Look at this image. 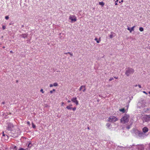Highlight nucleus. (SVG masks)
<instances>
[{
    "instance_id": "nucleus-6",
    "label": "nucleus",
    "mask_w": 150,
    "mask_h": 150,
    "mask_svg": "<svg viewBox=\"0 0 150 150\" xmlns=\"http://www.w3.org/2000/svg\"><path fill=\"white\" fill-rule=\"evenodd\" d=\"M71 101L76 103V105H78V101L77 100V98L76 97L73 98L71 99Z\"/></svg>"
},
{
    "instance_id": "nucleus-37",
    "label": "nucleus",
    "mask_w": 150,
    "mask_h": 150,
    "mask_svg": "<svg viewBox=\"0 0 150 150\" xmlns=\"http://www.w3.org/2000/svg\"><path fill=\"white\" fill-rule=\"evenodd\" d=\"M64 104V102H62V106H63Z\"/></svg>"
},
{
    "instance_id": "nucleus-9",
    "label": "nucleus",
    "mask_w": 150,
    "mask_h": 150,
    "mask_svg": "<svg viewBox=\"0 0 150 150\" xmlns=\"http://www.w3.org/2000/svg\"><path fill=\"white\" fill-rule=\"evenodd\" d=\"M146 121H148L150 120V115H146L145 116Z\"/></svg>"
},
{
    "instance_id": "nucleus-27",
    "label": "nucleus",
    "mask_w": 150,
    "mask_h": 150,
    "mask_svg": "<svg viewBox=\"0 0 150 150\" xmlns=\"http://www.w3.org/2000/svg\"><path fill=\"white\" fill-rule=\"evenodd\" d=\"M113 79V78L112 77L110 78L109 79V81H111Z\"/></svg>"
},
{
    "instance_id": "nucleus-29",
    "label": "nucleus",
    "mask_w": 150,
    "mask_h": 150,
    "mask_svg": "<svg viewBox=\"0 0 150 150\" xmlns=\"http://www.w3.org/2000/svg\"><path fill=\"white\" fill-rule=\"evenodd\" d=\"M13 149L15 150H17V147L16 146H15L13 148Z\"/></svg>"
},
{
    "instance_id": "nucleus-20",
    "label": "nucleus",
    "mask_w": 150,
    "mask_h": 150,
    "mask_svg": "<svg viewBox=\"0 0 150 150\" xmlns=\"http://www.w3.org/2000/svg\"><path fill=\"white\" fill-rule=\"evenodd\" d=\"M32 127L33 128H35L36 127L35 125L33 123H32Z\"/></svg>"
},
{
    "instance_id": "nucleus-1",
    "label": "nucleus",
    "mask_w": 150,
    "mask_h": 150,
    "mask_svg": "<svg viewBox=\"0 0 150 150\" xmlns=\"http://www.w3.org/2000/svg\"><path fill=\"white\" fill-rule=\"evenodd\" d=\"M129 115L125 114L120 120L121 123L125 124L129 122Z\"/></svg>"
},
{
    "instance_id": "nucleus-4",
    "label": "nucleus",
    "mask_w": 150,
    "mask_h": 150,
    "mask_svg": "<svg viewBox=\"0 0 150 150\" xmlns=\"http://www.w3.org/2000/svg\"><path fill=\"white\" fill-rule=\"evenodd\" d=\"M14 125L13 124L11 123H7V129L8 130L11 131L14 128Z\"/></svg>"
},
{
    "instance_id": "nucleus-16",
    "label": "nucleus",
    "mask_w": 150,
    "mask_h": 150,
    "mask_svg": "<svg viewBox=\"0 0 150 150\" xmlns=\"http://www.w3.org/2000/svg\"><path fill=\"white\" fill-rule=\"evenodd\" d=\"M139 30L140 31H143L144 30V29L142 27H140L139 28Z\"/></svg>"
},
{
    "instance_id": "nucleus-8",
    "label": "nucleus",
    "mask_w": 150,
    "mask_h": 150,
    "mask_svg": "<svg viewBox=\"0 0 150 150\" xmlns=\"http://www.w3.org/2000/svg\"><path fill=\"white\" fill-rule=\"evenodd\" d=\"M142 131L143 132L145 133L148 132L149 129L146 127H144L143 128Z\"/></svg>"
},
{
    "instance_id": "nucleus-42",
    "label": "nucleus",
    "mask_w": 150,
    "mask_h": 150,
    "mask_svg": "<svg viewBox=\"0 0 150 150\" xmlns=\"http://www.w3.org/2000/svg\"><path fill=\"white\" fill-rule=\"evenodd\" d=\"M114 78L116 79H117L118 78V77H114Z\"/></svg>"
},
{
    "instance_id": "nucleus-39",
    "label": "nucleus",
    "mask_w": 150,
    "mask_h": 150,
    "mask_svg": "<svg viewBox=\"0 0 150 150\" xmlns=\"http://www.w3.org/2000/svg\"><path fill=\"white\" fill-rule=\"evenodd\" d=\"M140 146H141L142 147L143 149H144V147H143V146L142 145Z\"/></svg>"
},
{
    "instance_id": "nucleus-50",
    "label": "nucleus",
    "mask_w": 150,
    "mask_h": 150,
    "mask_svg": "<svg viewBox=\"0 0 150 150\" xmlns=\"http://www.w3.org/2000/svg\"><path fill=\"white\" fill-rule=\"evenodd\" d=\"M137 85H136L135 86V87H137Z\"/></svg>"
},
{
    "instance_id": "nucleus-38",
    "label": "nucleus",
    "mask_w": 150,
    "mask_h": 150,
    "mask_svg": "<svg viewBox=\"0 0 150 150\" xmlns=\"http://www.w3.org/2000/svg\"><path fill=\"white\" fill-rule=\"evenodd\" d=\"M10 52L11 53H13V51H10Z\"/></svg>"
},
{
    "instance_id": "nucleus-22",
    "label": "nucleus",
    "mask_w": 150,
    "mask_h": 150,
    "mask_svg": "<svg viewBox=\"0 0 150 150\" xmlns=\"http://www.w3.org/2000/svg\"><path fill=\"white\" fill-rule=\"evenodd\" d=\"M40 91L42 92V93H44V92L43 91V89H42L40 90Z\"/></svg>"
},
{
    "instance_id": "nucleus-18",
    "label": "nucleus",
    "mask_w": 150,
    "mask_h": 150,
    "mask_svg": "<svg viewBox=\"0 0 150 150\" xmlns=\"http://www.w3.org/2000/svg\"><path fill=\"white\" fill-rule=\"evenodd\" d=\"M106 125L109 128L110 126V124L108 123L106 124Z\"/></svg>"
},
{
    "instance_id": "nucleus-28",
    "label": "nucleus",
    "mask_w": 150,
    "mask_h": 150,
    "mask_svg": "<svg viewBox=\"0 0 150 150\" xmlns=\"http://www.w3.org/2000/svg\"><path fill=\"white\" fill-rule=\"evenodd\" d=\"M110 38H113V35L112 34H111L110 35Z\"/></svg>"
},
{
    "instance_id": "nucleus-33",
    "label": "nucleus",
    "mask_w": 150,
    "mask_h": 150,
    "mask_svg": "<svg viewBox=\"0 0 150 150\" xmlns=\"http://www.w3.org/2000/svg\"><path fill=\"white\" fill-rule=\"evenodd\" d=\"M143 92L145 94H146V95H147V93L146 92H145V91H143Z\"/></svg>"
},
{
    "instance_id": "nucleus-44",
    "label": "nucleus",
    "mask_w": 150,
    "mask_h": 150,
    "mask_svg": "<svg viewBox=\"0 0 150 150\" xmlns=\"http://www.w3.org/2000/svg\"><path fill=\"white\" fill-rule=\"evenodd\" d=\"M115 5H117V3H115Z\"/></svg>"
},
{
    "instance_id": "nucleus-19",
    "label": "nucleus",
    "mask_w": 150,
    "mask_h": 150,
    "mask_svg": "<svg viewBox=\"0 0 150 150\" xmlns=\"http://www.w3.org/2000/svg\"><path fill=\"white\" fill-rule=\"evenodd\" d=\"M55 90L54 89H53L52 90H51L50 91V93H53V91H55Z\"/></svg>"
},
{
    "instance_id": "nucleus-21",
    "label": "nucleus",
    "mask_w": 150,
    "mask_h": 150,
    "mask_svg": "<svg viewBox=\"0 0 150 150\" xmlns=\"http://www.w3.org/2000/svg\"><path fill=\"white\" fill-rule=\"evenodd\" d=\"M31 146L32 144L30 143H29V144L28 145V147H30Z\"/></svg>"
},
{
    "instance_id": "nucleus-48",
    "label": "nucleus",
    "mask_w": 150,
    "mask_h": 150,
    "mask_svg": "<svg viewBox=\"0 0 150 150\" xmlns=\"http://www.w3.org/2000/svg\"><path fill=\"white\" fill-rule=\"evenodd\" d=\"M88 129H90V128H89V127H88Z\"/></svg>"
},
{
    "instance_id": "nucleus-31",
    "label": "nucleus",
    "mask_w": 150,
    "mask_h": 150,
    "mask_svg": "<svg viewBox=\"0 0 150 150\" xmlns=\"http://www.w3.org/2000/svg\"><path fill=\"white\" fill-rule=\"evenodd\" d=\"M27 124L28 125H30V122H29V121H28L27 122Z\"/></svg>"
},
{
    "instance_id": "nucleus-26",
    "label": "nucleus",
    "mask_w": 150,
    "mask_h": 150,
    "mask_svg": "<svg viewBox=\"0 0 150 150\" xmlns=\"http://www.w3.org/2000/svg\"><path fill=\"white\" fill-rule=\"evenodd\" d=\"M76 107H74V108H72V109H71L72 110H73V111H75L76 110Z\"/></svg>"
},
{
    "instance_id": "nucleus-40",
    "label": "nucleus",
    "mask_w": 150,
    "mask_h": 150,
    "mask_svg": "<svg viewBox=\"0 0 150 150\" xmlns=\"http://www.w3.org/2000/svg\"><path fill=\"white\" fill-rule=\"evenodd\" d=\"M69 106H70V107L72 106V104H70Z\"/></svg>"
},
{
    "instance_id": "nucleus-17",
    "label": "nucleus",
    "mask_w": 150,
    "mask_h": 150,
    "mask_svg": "<svg viewBox=\"0 0 150 150\" xmlns=\"http://www.w3.org/2000/svg\"><path fill=\"white\" fill-rule=\"evenodd\" d=\"M53 85L54 86H58V84L57 83H54Z\"/></svg>"
},
{
    "instance_id": "nucleus-24",
    "label": "nucleus",
    "mask_w": 150,
    "mask_h": 150,
    "mask_svg": "<svg viewBox=\"0 0 150 150\" xmlns=\"http://www.w3.org/2000/svg\"><path fill=\"white\" fill-rule=\"evenodd\" d=\"M9 17L8 16H6L5 17V18L6 20H8L9 19Z\"/></svg>"
},
{
    "instance_id": "nucleus-53",
    "label": "nucleus",
    "mask_w": 150,
    "mask_h": 150,
    "mask_svg": "<svg viewBox=\"0 0 150 150\" xmlns=\"http://www.w3.org/2000/svg\"><path fill=\"white\" fill-rule=\"evenodd\" d=\"M11 136L12 137H13V136L12 135H11Z\"/></svg>"
},
{
    "instance_id": "nucleus-36",
    "label": "nucleus",
    "mask_w": 150,
    "mask_h": 150,
    "mask_svg": "<svg viewBox=\"0 0 150 150\" xmlns=\"http://www.w3.org/2000/svg\"><path fill=\"white\" fill-rule=\"evenodd\" d=\"M138 87H139V88H141V85H138Z\"/></svg>"
},
{
    "instance_id": "nucleus-49",
    "label": "nucleus",
    "mask_w": 150,
    "mask_h": 150,
    "mask_svg": "<svg viewBox=\"0 0 150 150\" xmlns=\"http://www.w3.org/2000/svg\"><path fill=\"white\" fill-rule=\"evenodd\" d=\"M118 0H116V2H118Z\"/></svg>"
},
{
    "instance_id": "nucleus-13",
    "label": "nucleus",
    "mask_w": 150,
    "mask_h": 150,
    "mask_svg": "<svg viewBox=\"0 0 150 150\" xmlns=\"http://www.w3.org/2000/svg\"><path fill=\"white\" fill-rule=\"evenodd\" d=\"M72 108L70 107V106H67L66 107V108L68 110H71Z\"/></svg>"
},
{
    "instance_id": "nucleus-51",
    "label": "nucleus",
    "mask_w": 150,
    "mask_h": 150,
    "mask_svg": "<svg viewBox=\"0 0 150 150\" xmlns=\"http://www.w3.org/2000/svg\"><path fill=\"white\" fill-rule=\"evenodd\" d=\"M5 47L4 46L3 47V48H4Z\"/></svg>"
},
{
    "instance_id": "nucleus-11",
    "label": "nucleus",
    "mask_w": 150,
    "mask_h": 150,
    "mask_svg": "<svg viewBox=\"0 0 150 150\" xmlns=\"http://www.w3.org/2000/svg\"><path fill=\"white\" fill-rule=\"evenodd\" d=\"M2 136L4 137H6V138L7 139H8V136L7 135H5L4 133V132H3Z\"/></svg>"
},
{
    "instance_id": "nucleus-14",
    "label": "nucleus",
    "mask_w": 150,
    "mask_h": 150,
    "mask_svg": "<svg viewBox=\"0 0 150 150\" xmlns=\"http://www.w3.org/2000/svg\"><path fill=\"white\" fill-rule=\"evenodd\" d=\"M94 40L96 41V42L97 43H99L100 42V41L98 40V39L97 38H95Z\"/></svg>"
},
{
    "instance_id": "nucleus-35",
    "label": "nucleus",
    "mask_w": 150,
    "mask_h": 150,
    "mask_svg": "<svg viewBox=\"0 0 150 150\" xmlns=\"http://www.w3.org/2000/svg\"><path fill=\"white\" fill-rule=\"evenodd\" d=\"M69 54L71 57L73 56V54L72 53H71V52L70 53V54Z\"/></svg>"
},
{
    "instance_id": "nucleus-46",
    "label": "nucleus",
    "mask_w": 150,
    "mask_h": 150,
    "mask_svg": "<svg viewBox=\"0 0 150 150\" xmlns=\"http://www.w3.org/2000/svg\"><path fill=\"white\" fill-rule=\"evenodd\" d=\"M2 103L3 104H5V102H3Z\"/></svg>"
},
{
    "instance_id": "nucleus-41",
    "label": "nucleus",
    "mask_w": 150,
    "mask_h": 150,
    "mask_svg": "<svg viewBox=\"0 0 150 150\" xmlns=\"http://www.w3.org/2000/svg\"><path fill=\"white\" fill-rule=\"evenodd\" d=\"M70 102H71L70 100H69L68 101V103H70Z\"/></svg>"
},
{
    "instance_id": "nucleus-30",
    "label": "nucleus",
    "mask_w": 150,
    "mask_h": 150,
    "mask_svg": "<svg viewBox=\"0 0 150 150\" xmlns=\"http://www.w3.org/2000/svg\"><path fill=\"white\" fill-rule=\"evenodd\" d=\"M18 150H26V149H24L22 148H21L19 149Z\"/></svg>"
},
{
    "instance_id": "nucleus-3",
    "label": "nucleus",
    "mask_w": 150,
    "mask_h": 150,
    "mask_svg": "<svg viewBox=\"0 0 150 150\" xmlns=\"http://www.w3.org/2000/svg\"><path fill=\"white\" fill-rule=\"evenodd\" d=\"M118 120L117 118L115 116H110L108 118V120L110 122H115Z\"/></svg>"
},
{
    "instance_id": "nucleus-7",
    "label": "nucleus",
    "mask_w": 150,
    "mask_h": 150,
    "mask_svg": "<svg viewBox=\"0 0 150 150\" xmlns=\"http://www.w3.org/2000/svg\"><path fill=\"white\" fill-rule=\"evenodd\" d=\"M83 89V90H82L83 91V92H84L86 90V87H85V86H81L79 89V91H81V90H82Z\"/></svg>"
},
{
    "instance_id": "nucleus-10",
    "label": "nucleus",
    "mask_w": 150,
    "mask_h": 150,
    "mask_svg": "<svg viewBox=\"0 0 150 150\" xmlns=\"http://www.w3.org/2000/svg\"><path fill=\"white\" fill-rule=\"evenodd\" d=\"M135 27V26H133L131 28L128 27L127 28V30L130 31V32L131 33L132 31L134 30V28Z\"/></svg>"
},
{
    "instance_id": "nucleus-55",
    "label": "nucleus",
    "mask_w": 150,
    "mask_h": 150,
    "mask_svg": "<svg viewBox=\"0 0 150 150\" xmlns=\"http://www.w3.org/2000/svg\"><path fill=\"white\" fill-rule=\"evenodd\" d=\"M67 54L68 53H65V54Z\"/></svg>"
},
{
    "instance_id": "nucleus-23",
    "label": "nucleus",
    "mask_w": 150,
    "mask_h": 150,
    "mask_svg": "<svg viewBox=\"0 0 150 150\" xmlns=\"http://www.w3.org/2000/svg\"><path fill=\"white\" fill-rule=\"evenodd\" d=\"M143 134V133L142 132H140V133H139V136H142V135Z\"/></svg>"
},
{
    "instance_id": "nucleus-54",
    "label": "nucleus",
    "mask_w": 150,
    "mask_h": 150,
    "mask_svg": "<svg viewBox=\"0 0 150 150\" xmlns=\"http://www.w3.org/2000/svg\"><path fill=\"white\" fill-rule=\"evenodd\" d=\"M149 93L150 94V91L149 92Z\"/></svg>"
},
{
    "instance_id": "nucleus-32",
    "label": "nucleus",
    "mask_w": 150,
    "mask_h": 150,
    "mask_svg": "<svg viewBox=\"0 0 150 150\" xmlns=\"http://www.w3.org/2000/svg\"><path fill=\"white\" fill-rule=\"evenodd\" d=\"M53 85H52V84H50V87H53Z\"/></svg>"
},
{
    "instance_id": "nucleus-12",
    "label": "nucleus",
    "mask_w": 150,
    "mask_h": 150,
    "mask_svg": "<svg viewBox=\"0 0 150 150\" xmlns=\"http://www.w3.org/2000/svg\"><path fill=\"white\" fill-rule=\"evenodd\" d=\"M99 4L100 5H101L102 6H104V5L105 4L103 2H99Z\"/></svg>"
},
{
    "instance_id": "nucleus-52",
    "label": "nucleus",
    "mask_w": 150,
    "mask_h": 150,
    "mask_svg": "<svg viewBox=\"0 0 150 150\" xmlns=\"http://www.w3.org/2000/svg\"><path fill=\"white\" fill-rule=\"evenodd\" d=\"M121 2H123V0H122V1H121Z\"/></svg>"
},
{
    "instance_id": "nucleus-25",
    "label": "nucleus",
    "mask_w": 150,
    "mask_h": 150,
    "mask_svg": "<svg viewBox=\"0 0 150 150\" xmlns=\"http://www.w3.org/2000/svg\"><path fill=\"white\" fill-rule=\"evenodd\" d=\"M6 27L5 26L3 25L2 26V28L3 30H4L6 28Z\"/></svg>"
},
{
    "instance_id": "nucleus-2",
    "label": "nucleus",
    "mask_w": 150,
    "mask_h": 150,
    "mask_svg": "<svg viewBox=\"0 0 150 150\" xmlns=\"http://www.w3.org/2000/svg\"><path fill=\"white\" fill-rule=\"evenodd\" d=\"M126 70L125 74L127 76H129L130 74H133L134 71L133 69L130 67L126 68Z\"/></svg>"
},
{
    "instance_id": "nucleus-43",
    "label": "nucleus",
    "mask_w": 150,
    "mask_h": 150,
    "mask_svg": "<svg viewBox=\"0 0 150 150\" xmlns=\"http://www.w3.org/2000/svg\"><path fill=\"white\" fill-rule=\"evenodd\" d=\"M101 40H100V38L99 39V41L100 42V41Z\"/></svg>"
},
{
    "instance_id": "nucleus-5",
    "label": "nucleus",
    "mask_w": 150,
    "mask_h": 150,
    "mask_svg": "<svg viewBox=\"0 0 150 150\" xmlns=\"http://www.w3.org/2000/svg\"><path fill=\"white\" fill-rule=\"evenodd\" d=\"M69 19L71 20V22H75L76 21V17L74 15L70 16H69Z\"/></svg>"
},
{
    "instance_id": "nucleus-45",
    "label": "nucleus",
    "mask_w": 150,
    "mask_h": 150,
    "mask_svg": "<svg viewBox=\"0 0 150 150\" xmlns=\"http://www.w3.org/2000/svg\"><path fill=\"white\" fill-rule=\"evenodd\" d=\"M25 35V34L23 35V37H24Z\"/></svg>"
},
{
    "instance_id": "nucleus-15",
    "label": "nucleus",
    "mask_w": 150,
    "mask_h": 150,
    "mask_svg": "<svg viewBox=\"0 0 150 150\" xmlns=\"http://www.w3.org/2000/svg\"><path fill=\"white\" fill-rule=\"evenodd\" d=\"M120 111L121 112H123V113L125 112V110L124 108H122L120 110Z\"/></svg>"
},
{
    "instance_id": "nucleus-47",
    "label": "nucleus",
    "mask_w": 150,
    "mask_h": 150,
    "mask_svg": "<svg viewBox=\"0 0 150 150\" xmlns=\"http://www.w3.org/2000/svg\"><path fill=\"white\" fill-rule=\"evenodd\" d=\"M70 52H67V53L69 54H70Z\"/></svg>"
},
{
    "instance_id": "nucleus-34",
    "label": "nucleus",
    "mask_w": 150,
    "mask_h": 150,
    "mask_svg": "<svg viewBox=\"0 0 150 150\" xmlns=\"http://www.w3.org/2000/svg\"><path fill=\"white\" fill-rule=\"evenodd\" d=\"M130 128V127L129 126H128L127 127V128L128 129H129Z\"/></svg>"
}]
</instances>
